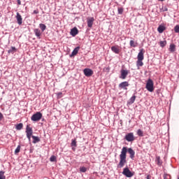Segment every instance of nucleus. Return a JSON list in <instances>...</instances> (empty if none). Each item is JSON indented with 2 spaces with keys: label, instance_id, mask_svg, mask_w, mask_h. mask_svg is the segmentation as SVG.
Masks as SVG:
<instances>
[{
  "label": "nucleus",
  "instance_id": "1",
  "mask_svg": "<svg viewBox=\"0 0 179 179\" xmlns=\"http://www.w3.org/2000/svg\"><path fill=\"white\" fill-rule=\"evenodd\" d=\"M129 153L130 159H134L135 157V151L132 148H127V147H123L120 155V162L117 164V169H122L125 164H127V152Z\"/></svg>",
  "mask_w": 179,
  "mask_h": 179
},
{
  "label": "nucleus",
  "instance_id": "2",
  "mask_svg": "<svg viewBox=\"0 0 179 179\" xmlns=\"http://www.w3.org/2000/svg\"><path fill=\"white\" fill-rule=\"evenodd\" d=\"M25 132L27 134V138L30 142V141H31V137L33 136V128L30 127L29 125H27Z\"/></svg>",
  "mask_w": 179,
  "mask_h": 179
},
{
  "label": "nucleus",
  "instance_id": "3",
  "mask_svg": "<svg viewBox=\"0 0 179 179\" xmlns=\"http://www.w3.org/2000/svg\"><path fill=\"white\" fill-rule=\"evenodd\" d=\"M153 80H152V79H148L147 83H146V85H145V88L147 89V90L148 92H153V90H155V88L153 87Z\"/></svg>",
  "mask_w": 179,
  "mask_h": 179
},
{
  "label": "nucleus",
  "instance_id": "4",
  "mask_svg": "<svg viewBox=\"0 0 179 179\" xmlns=\"http://www.w3.org/2000/svg\"><path fill=\"white\" fill-rule=\"evenodd\" d=\"M122 174L123 176H125V177H127L128 178H131V177H134V173H132L129 170V168L128 167H126L123 169Z\"/></svg>",
  "mask_w": 179,
  "mask_h": 179
},
{
  "label": "nucleus",
  "instance_id": "5",
  "mask_svg": "<svg viewBox=\"0 0 179 179\" xmlns=\"http://www.w3.org/2000/svg\"><path fill=\"white\" fill-rule=\"evenodd\" d=\"M41 118H43V114L41 112H37L31 116V121H40Z\"/></svg>",
  "mask_w": 179,
  "mask_h": 179
},
{
  "label": "nucleus",
  "instance_id": "6",
  "mask_svg": "<svg viewBox=\"0 0 179 179\" xmlns=\"http://www.w3.org/2000/svg\"><path fill=\"white\" fill-rule=\"evenodd\" d=\"M124 139L127 141V142H134L135 141V136H134L133 132H130L125 135Z\"/></svg>",
  "mask_w": 179,
  "mask_h": 179
},
{
  "label": "nucleus",
  "instance_id": "7",
  "mask_svg": "<svg viewBox=\"0 0 179 179\" xmlns=\"http://www.w3.org/2000/svg\"><path fill=\"white\" fill-rule=\"evenodd\" d=\"M129 73V71L125 70V69H122L120 71V79H127V76H128V74Z\"/></svg>",
  "mask_w": 179,
  "mask_h": 179
},
{
  "label": "nucleus",
  "instance_id": "8",
  "mask_svg": "<svg viewBox=\"0 0 179 179\" xmlns=\"http://www.w3.org/2000/svg\"><path fill=\"white\" fill-rule=\"evenodd\" d=\"M83 73L87 78H90V76H92L94 72L93 70L87 68L83 70Z\"/></svg>",
  "mask_w": 179,
  "mask_h": 179
},
{
  "label": "nucleus",
  "instance_id": "9",
  "mask_svg": "<svg viewBox=\"0 0 179 179\" xmlns=\"http://www.w3.org/2000/svg\"><path fill=\"white\" fill-rule=\"evenodd\" d=\"M128 86H129L128 81H124L119 84V88L123 89V90H127L128 88L127 87H128Z\"/></svg>",
  "mask_w": 179,
  "mask_h": 179
},
{
  "label": "nucleus",
  "instance_id": "10",
  "mask_svg": "<svg viewBox=\"0 0 179 179\" xmlns=\"http://www.w3.org/2000/svg\"><path fill=\"white\" fill-rule=\"evenodd\" d=\"M93 23H94V17H91L87 18V24L90 29H92L93 27Z\"/></svg>",
  "mask_w": 179,
  "mask_h": 179
},
{
  "label": "nucleus",
  "instance_id": "11",
  "mask_svg": "<svg viewBox=\"0 0 179 179\" xmlns=\"http://www.w3.org/2000/svg\"><path fill=\"white\" fill-rule=\"evenodd\" d=\"M15 17L17 19V24H19L20 26L22 24V23H23V18H22V15H20V13H17V15Z\"/></svg>",
  "mask_w": 179,
  "mask_h": 179
},
{
  "label": "nucleus",
  "instance_id": "12",
  "mask_svg": "<svg viewBox=\"0 0 179 179\" xmlns=\"http://www.w3.org/2000/svg\"><path fill=\"white\" fill-rule=\"evenodd\" d=\"M78 33H79V31L78 30V28L74 27L71 29L70 34L73 37H75L76 35H78Z\"/></svg>",
  "mask_w": 179,
  "mask_h": 179
},
{
  "label": "nucleus",
  "instance_id": "13",
  "mask_svg": "<svg viewBox=\"0 0 179 179\" xmlns=\"http://www.w3.org/2000/svg\"><path fill=\"white\" fill-rule=\"evenodd\" d=\"M34 33L37 38H41V31L39 29H35Z\"/></svg>",
  "mask_w": 179,
  "mask_h": 179
},
{
  "label": "nucleus",
  "instance_id": "14",
  "mask_svg": "<svg viewBox=\"0 0 179 179\" xmlns=\"http://www.w3.org/2000/svg\"><path fill=\"white\" fill-rule=\"evenodd\" d=\"M79 50H80V47L78 46L75 48L71 54L70 55V57H75V55H76L78 52H79Z\"/></svg>",
  "mask_w": 179,
  "mask_h": 179
},
{
  "label": "nucleus",
  "instance_id": "15",
  "mask_svg": "<svg viewBox=\"0 0 179 179\" xmlns=\"http://www.w3.org/2000/svg\"><path fill=\"white\" fill-rule=\"evenodd\" d=\"M143 50H141L138 54L137 59H138L139 61H143Z\"/></svg>",
  "mask_w": 179,
  "mask_h": 179
},
{
  "label": "nucleus",
  "instance_id": "16",
  "mask_svg": "<svg viewBox=\"0 0 179 179\" xmlns=\"http://www.w3.org/2000/svg\"><path fill=\"white\" fill-rule=\"evenodd\" d=\"M164 30H166V27L163 26V25H159L157 28V31L158 33H159L160 34H162V33H163V31H164Z\"/></svg>",
  "mask_w": 179,
  "mask_h": 179
},
{
  "label": "nucleus",
  "instance_id": "17",
  "mask_svg": "<svg viewBox=\"0 0 179 179\" xmlns=\"http://www.w3.org/2000/svg\"><path fill=\"white\" fill-rule=\"evenodd\" d=\"M136 99V96L133 95L129 100L128 104H134L135 103V100Z\"/></svg>",
  "mask_w": 179,
  "mask_h": 179
},
{
  "label": "nucleus",
  "instance_id": "18",
  "mask_svg": "<svg viewBox=\"0 0 179 179\" xmlns=\"http://www.w3.org/2000/svg\"><path fill=\"white\" fill-rule=\"evenodd\" d=\"M159 45H160V47H162V48H164V47H166V45H167V41L166 40L160 41Z\"/></svg>",
  "mask_w": 179,
  "mask_h": 179
},
{
  "label": "nucleus",
  "instance_id": "19",
  "mask_svg": "<svg viewBox=\"0 0 179 179\" xmlns=\"http://www.w3.org/2000/svg\"><path fill=\"white\" fill-rule=\"evenodd\" d=\"M111 50L113 52H115V54H120V49L116 46H112Z\"/></svg>",
  "mask_w": 179,
  "mask_h": 179
},
{
  "label": "nucleus",
  "instance_id": "20",
  "mask_svg": "<svg viewBox=\"0 0 179 179\" xmlns=\"http://www.w3.org/2000/svg\"><path fill=\"white\" fill-rule=\"evenodd\" d=\"M33 143H38L40 142V138L38 136H32Z\"/></svg>",
  "mask_w": 179,
  "mask_h": 179
},
{
  "label": "nucleus",
  "instance_id": "21",
  "mask_svg": "<svg viewBox=\"0 0 179 179\" xmlns=\"http://www.w3.org/2000/svg\"><path fill=\"white\" fill-rule=\"evenodd\" d=\"M169 51L170 52H174L176 51V45L171 43L169 46Z\"/></svg>",
  "mask_w": 179,
  "mask_h": 179
},
{
  "label": "nucleus",
  "instance_id": "22",
  "mask_svg": "<svg viewBox=\"0 0 179 179\" xmlns=\"http://www.w3.org/2000/svg\"><path fill=\"white\" fill-rule=\"evenodd\" d=\"M16 52V48L12 46L10 50H8V54H15Z\"/></svg>",
  "mask_w": 179,
  "mask_h": 179
},
{
  "label": "nucleus",
  "instance_id": "23",
  "mask_svg": "<svg viewBox=\"0 0 179 179\" xmlns=\"http://www.w3.org/2000/svg\"><path fill=\"white\" fill-rule=\"evenodd\" d=\"M39 27H40L42 33L44 32L45 29H47V26H45V24H39Z\"/></svg>",
  "mask_w": 179,
  "mask_h": 179
},
{
  "label": "nucleus",
  "instance_id": "24",
  "mask_svg": "<svg viewBox=\"0 0 179 179\" xmlns=\"http://www.w3.org/2000/svg\"><path fill=\"white\" fill-rule=\"evenodd\" d=\"M23 129V123H20L17 124L15 127V129H17V131H20V129Z\"/></svg>",
  "mask_w": 179,
  "mask_h": 179
},
{
  "label": "nucleus",
  "instance_id": "25",
  "mask_svg": "<svg viewBox=\"0 0 179 179\" xmlns=\"http://www.w3.org/2000/svg\"><path fill=\"white\" fill-rule=\"evenodd\" d=\"M143 60H137L136 62V66H138V68L141 67V66H143V62H142Z\"/></svg>",
  "mask_w": 179,
  "mask_h": 179
},
{
  "label": "nucleus",
  "instance_id": "26",
  "mask_svg": "<svg viewBox=\"0 0 179 179\" xmlns=\"http://www.w3.org/2000/svg\"><path fill=\"white\" fill-rule=\"evenodd\" d=\"M156 162H157V164L158 165V166H162V160L160 159V157H156Z\"/></svg>",
  "mask_w": 179,
  "mask_h": 179
},
{
  "label": "nucleus",
  "instance_id": "27",
  "mask_svg": "<svg viewBox=\"0 0 179 179\" xmlns=\"http://www.w3.org/2000/svg\"><path fill=\"white\" fill-rule=\"evenodd\" d=\"M80 173H86L87 171V168L85 166L80 167Z\"/></svg>",
  "mask_w": 179,
  "mask_h": 179
},
{
  "label": "nucleus",
  "instance_id": "28",
  "mask_svg": "<svg viewBox=\"0 0 179 179\" xmlns=\"http://www.w3.org/2000/svg\"><path fill=\"white\" fill-rule=\"evenodd\" d=\"M137 135L138 136H143V131H142L141 129H138L137 130Z\"/></svg>",
  "mask_w": 179,
  "mask_h": 179
},
{
  "label": "nucleus",
  "instance_id": "29",
  "mask_svg": "<svg viewBox=\"0 0 179 179\" xmlns=\"http://www.w3.org/2000/svg\"><path fill=\"white\" fill-rule=\"evenodd\" d=\"M0 179H6L5 177V172L3 171H0Z\"/></svg>",
  "mask_w": 179,
  "mask_h": 179
},
{
  "label": "nucleus",
  "instance_id": "30",
  "mask_svg": "<svg viewBox=\"0 0 179 179\" xmlns=\"http://www.w3.org/2000/svg\"><path fill=\"white\" fill-rule=\"evenodd\" d=\"M50 161L52 162H57V157L52 155L50 158Z\"/></svg>",
  "mask_w": 179,
  "mask_h": 179
},
{
  "label": "nucleus",
  "instance_id": "31",
  "mask_svg": "<svg viewBox=\"0 0 179 179\" xmlns=\"http://www.w3.org/2000/svg\"><path fill=\"white\" fill-rule=\"evenodd\" d=\"M117 12L119 15H122L124 13V8H118Z\"/></svg>",
  "mask_w": 179,
  "mask_h": 179
},
{
  "label": "nucleus",
  "instance_id": "32",
  "mask_svg": "<svg viewBox=\"0 0 179 179\" xmlns=\"http://www.w3.org/2000/svg\"><path fill=\"white\" fill-rule=\"evenodd\" d=\"M19 152H20V145H17V148L15 150V154L17 155V153H19Z\"/></svg>",
  "mask_w": 179,
  "mask_h": 179
},
{
  "label": "nucleus",
  "instance_id": "33",
  "mask_svg": "<svg viewBox=\"0 0 179 179\" xmlns=\"http://www.w3.org/2000/svg\"><path fill=\"white\" fill-rule=\"evenodd\" d=\"M174 31L175 33H179V25L177 24L176 26H175L174 27Z\"/></svg>",
  "mask_w": 179,
  "mask_h": 179
},
{
  "label": "nucleus",
  "instance_id": "34",
  "mask_svg": "<svg viewBox=\"0 0 179 179\" xmlns=\"http://www.w3.org/2000/svg\"><path fill=\"white\" fill-rule=\"evenodd\" d=\"M71 145V146H74V148H76V140H72Z\"/></svg>",
  "mask_w": 179,
  "mask_h": 179
},
{
  "label": "nucleus",
  "instance_id": "35",
  "mask_svg": "<svg viewBox=\"0 0 179 179\" xmlns=\"http://www.w3.org/2000/svg\"><path fill=\"white\" fill-rule=\"evenodd\" d=\"M130 46L136 47V45H135V42L134 41H130Z\"/></svg>",
  "mask_w": 179,
  "mask_h": 179
},
{
  "label": "nucleus",
  "instance_id": "36",
  "mask_svg": "<svg viewBox=\"0 0 179 179\" xmlns=\"http://www.w3.org/2000/svg\"><path fill=\"white\" fill-rule=\"evenodd\" d=\"M167 10H169V8H167V7H166V6L162 7V12H167Z\"/></svg>",
  "mask_w": 179,
  "mask_h": 179
},
{
  "label": "nucleus",
  "instance_id": "37",
  "mask_svg": "<svg viewBox=\"0 0 179 179\" xmlns=\"http://www.w3.org/2000/svg\"><path fill=\"white\" fill-rule=\"evenodd\" d=\"M104 72H110V66L103 69Z\"/></svg>",
  "mask_w": 179,
  "mask_h": 179
},
{
  "label": "nucleus",
  "instance_id": "38",
  "mask_svg": "<svg viewBox=\"0 0 179 179\" xmlns=\"http://www.w3.org/2000/svg\"><path fill=\"white\" fill-rule=\"evenodd\" d=\"M164 179H170V175L164 174Z\"/></svg>",
  "mask_w": 179,
  "mask_h": 179
},
{
  "label": "nucleus",
  "instance_id": "39",
  "mask_svg": "<svg viewBox=\"0 0 179 179\" xmlns=\"http://www.w3.org/2000/svg\"><path fill=\"white\" fill-rule=\"evenodd\" d=\"M57 94V97H62V92H58Z\"/></svg>",
  "mask_w": 179,
  "mask_h": 179
},
{
  "label": "nucleus",
  "instance_id": "40",
  "mask_svg": "<svg viewBox=\"0 0 179 179\" xmlns=\"http://www.w3.org/2000/svg\"><path fill=\"white\" fill-rule=\"evenodd\" d=\"M3 118V115L2 113L0 112V121H2V119Z\"/></svg>",
  "mask_w": 179,
  "mask_h": 179
},
{
  "label": "nucleus",
  "instance_id": "41",
  "mask_svg": "<svg viewBox=\"0 0 179 179\" xmlns=\"http://www.w3.org/2000/svg\"><path fill=\"white\" fill-rule=\"evenodd\" d=\"M33 13H34V15H37V14H38V10H34Z\"/></svg>",
  "mask_w": 179,
  "mask_h": 179
},
{
  "label": "nucleus",
  "instance_id": "42",
  "mask_svg": "<svg viewBox=\"0 0 179 179\" xmlns=\"http://www.w3.org/2000/svg\"><path fill=\"white\" fill-rule=\"evenodd\" d=\"M17 5H22V2L20 1V0H17Z\"/></svg>",
  "mask_w": 179,
  "mask_h": 179
},
{
  "label": "nucleus",
  "instance_id": "43",
  "mask_svg": "<svg viewBox=\"0 0 179 179\" xmlns=\"http://www.w3.org/2000/svg\"><path fill=\"white\" fill-rule=\"evenodd\" d=\"M146 179H150V176H147Z\"/></svg>",
  "mask_w": 179,
  "mask_h": 179
},
{
  "label": "nucleus",
  "instance_id": "44",
  "mask_svg": "<svg viewBox=\"0 0 179 179\" xmlns=\"http://www.w3.org/2000/svg\"><path fill=\"white\" fill-rule=\"evenodd\" d=\"M158 1H159L160 2H163L164 0H158Z\"/></svg>",
  "mask_w": 179,
  "mask_h": 179
},
{
  "label": "nucleus",
  "instance_id": "45",
  "mask_svg": "<svg viewBox=\"0 0 179 179\" xmlns=\"http://www.w3.org/2000/svg\"><path fill=\"white\" fill-rule=\"evenodd\" d=\"M178 179H179V177L178 178Z\"/></svg>",
  "mask_w": 179,
  "mask_h": 179
},
{
  "label": "nucleus",
  "instance_id": "46",
  "mask_svg": "<svg viewBox=\"0 0 179 179\" xmlns=\"http://www.w3.org/2000/svg\"><path fill=\"white\" fill-rule=\"evenodd\" d=\"M174 1H177V0H174Z\"/></svg>",
  "mask_w": 179,
  "mask_h": 179
}]
</instances>
